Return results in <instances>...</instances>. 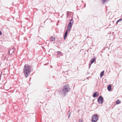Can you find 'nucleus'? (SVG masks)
<instances>
[{
  "label": "nucleus",
  "instance_id": "obj_16",
  "mask_svg": "<svg viewBox=\"0 0 122 122\" xmlns=\"http://www.w3.org/2000/svg\"><path fill=\"white\" fill-rule=\"evenodd\" d=\"M57 53H58V54H61V52L60 51H58L57 52Z\"/></svg>",
  "mask_w": 122,
  "mask_h": 122
},
{
  "label": "nucleus",
  "instance_id": "obj_1",
  "mask_svg": "<svg viewBox=\"0 0 122 122\" xmlns=\"http://www.w3.org/2000/svg\"><path fill=\"white\" fill-rule=\"evenodd\" d=\"M23 71L25 76L26 77H27L30 72V66L28 65H25L24 66Z\"/></svg>",
  "mask_w": 122,
  "mask_h": 122
},
{
  "label": "nucleus",
  "instance_id": "obj_8",
  "mask_svg": "<svg viewBox=\"0 0 122 122\" xmlns=\"http://www.w3.org/2000/svg\"><path fill=\"white\" fill-rule=\"evenodd\" d=\"M68 33L67 30H66L64 36V39L65 40L66 38V36H67Z\"/></svg>",
  "mask_w": 122,
  "mask_h": 122
},
{
  "label": "nucleus",
  "instance_id": "obj_2",
  "mask_svg": "<svg viewBox=\"0 0 122 122\" xmlns=\"http://www.w3.org/2000/svg\"><path fill=\"white\" fill-rule=\"evenodd\" d=\"M70 88L68 84L65 85L64 87L63 88L62 90L63 92L65 94L66 93L68 92L70 90Z\"/></svg>",
  "mask_w": 122,
  "mask_h": 122
},
{
  "label": "nucleus",
  "instance_id": "obj_6",
  "mask_svg": "<svg viewBox=\"0 0 122 122\" xmlns=\"http://www.w3.org/2000/svg\"><path fill=\"white\" fill-rule=\"evenodd\" d=\"M15 52L14 49L12 48L10 49L9 51V54L10 55H13Z\"/></svg>",
  "mask_w": 122,
  "mask_h": 122
},
{
  "label": "nucleus",
  "instance_id": "obj_5",
  "mask_svg": "<svg viewBox=\"0 0 122 122\" xmlns=\"http://www.w3.org/2000/svg\"><path fill=\"white\" fill-rule=\"evenodd\" d=\"M98 103L100 104H102L103 103V99L102 97L100 96L97 100Z\"/></svg>",
  "mask_w": 122,
  "mask_h": 122
},
{
  "label": "nucleus",
  "instance_id": "obj_13",
  "mask_svg": "<svg viewBox=\"0 0 122 122\" xmlns=\"http://www.w3.org/2000/svg\"><path fill=\"white\" fill-rule=\"evenodd\" d=\"M121 102V101L119 100H117L116 102V103L117 104H119Z\"/></svg>",
  "mask_w": 122,
  "mask_h": 122
},
{
  "label": "nucleus",
  "instance_id": "obj_3",
  "mask_svg": "<svg viewBox=\"0 0 122 122\" xmlns=\"http://www.w3.org/2000/svg\"><path fill=\"white\" fill-rule=\"evenodd\" d=\"M74 21L72 19L70 21V23L67 26V29L69 31H70L71 28V26L73 24Z\"/></svg>",
  "mask_w": 122,
  "mask_h": 122
},
{
  "label": "nucleus",
  "instance_id": "obj_9",
  "mask_svg": "<svg viewBox=\"0 0 122 122\" xmlns=\"http://www.w3.org/2000/svg\"><path fill=\"white\" fill-rule=\"evenodd\" d=\"M111 86L110 85H109L107 87V89L109 91H110L111 90Z\"/></svg>",
  "mask_w": 122,
  "mask_h": 122
},
{
  "label": "nucleus",
  "instance_id": "obj_7",
  "mask_svg": "<svg viewBox=\"0 0 122 122\" xmlns=\"http://www.w3.org/2000/svg\"><path fill=\"white\" fill-rule=\"evenodd\" d=\"M98 95L99 94L97 92H96L94 93L93 96L94 97H97Z\"/></svg>",
  "mask_w": 122,
  "mask_h": 122
},
{
  "label": "nucleus",
  "instance_id": "obj_17",
  "mask_svg": "<svg viewBox=\"0 0 122 122\" xmlns=\"http://www.w3.org/2000/svg\"><path fill=\"white\" fill-rule=\"evenodd\" d=\"M107 0H102V1L103 2H106Z\"/></svg>",
  "mask_w": 122,
  "mask_h": 122
},
{
  "label": "nucleus",
  "instance_id": "obj_4",
  "mask_svg": "<svg viewBox=\"0 0 122 122\" xmlns=\"http://www.w3.org/2000/svg\"><path fill=\"white\" fill-rule=\"evenodd\" d=\"M98 119V117L97 115H94L92 118V122H96Z\"/></svg>",
  "mask_w": 122,
  "mask_h": 122
},
{
  "label": "nucleus",
  "instance_id": "obj_12",
  "mask_svg": "<svg viewBox=\"0 0 122 122\" xmlns=\"http://www.w3.org/2000/svg\"><path fill=\"white\" fill-rule=\"evenodd\" d=\"M95 61V58L93 59L91 61H90V62L91 63V64H92L93 62H94Z\"/></svg>",
  "mask_w": 122,
  "mask_h": 122
},
{
  "label": "nucleus",
  "instance_id": "obj_15",
  "mask_svg": "<svg viewBox=\"0 0 122 122\" xmlns=\"http://www.w3.org/2000/svg\"><path fill=\"white\" fill-rule=\"evenodd\" d=\"M79 122H83V120L82 119H80L79 120Z\"/></svg>",
  "mask_w": 122,
  "mask_h": 122
},
{
  "label": "nucleus",
  "instance_id": "obj_14",
  "mask_svg": "<svg viewBox=\"0 0 122 122\" xmlns=\"http://www.w3.org/2000/svg\"><path fill=\"white\" fill-rule=\"evenodd\" d=\"M122 20V19H120L119 20L117 21L116 22V23L117 24L120 21H121Z\"/></svg>",
  "mask_w": 122,
  "mask_h": 122
},
{
  "label": "nucleus",
  "instance_id": "obj_11",
  "mask_svg": "<svg viewBox=\"0 0 122 122\" xmlns=\"http://www.w3.org/2000/svg\"><path fill=\"white\" fill-rule=\"evenodd\" d=\"M104 75V71H102L100 74V76L101 77H102V76Z\"/></svg>",
  "mask_w": 122,
  "mask_h": 122
},
{
  "label": "nucleus",
  "instance_id": "obj_10",
  "mask_svg": "<svg viewBox=\"0 0 122 122\" xmlns=\"http://www.w3.org/2000/svg\"><path fill=\"white\" fill-rule=\"evenodd\" d=\"M50 40L51 41H55V38L53 37H51L50 38Z\"/></svg>",
  "mask_w": 122,
  "mask_h": 122
},
{
  "label": "nucleus",
  "instance_id": "obj_18",
  "mask_svg": "<svg viewBox=\"0 0 122 122\" xmlns=\"http://www.w3.org/2000/svg\"><path fill=\"white\" fill-rule=\"evenodd\" d=\"M2 34L1 32L0 31V35H1Z\"/></svg>",
  "mask_w": 122,
  "mask_h": 122
}]
</instances>
